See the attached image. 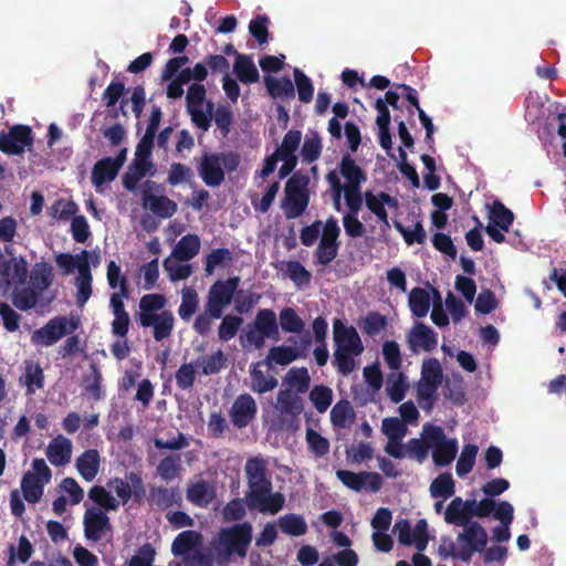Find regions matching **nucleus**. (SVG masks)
I'll list each match as a JSON object with an SVG mask.
<instances>
[{
	"instance_id": "nucleus-1",
	"label": "nucleus",
	"mask_w": 566,
	"mask_h": 566,
	"mask_svg": "<svg viewBox=\"0 0 566 566\" xmlns=\"http://www.w3.org/2000/svg\"><path fill=\"white\" fill-rule=\"evenodd\" d=\"M166 303V296L159 293L145 294L139 300L136 319L144 328L153 327V337L156 342L170 337L175 328L174 313L164 310Z\"/></svg>"
},
{
	"instance_id": "nucleus-2",
	"label": "nucleus",
	"mask_w": 566,
	"mask_h": 566,
	"mask_svg": "<svg viewBox=\"0 0 566 566\" xmlns=\"http://www.w3.org/2000/svg\"><path fill=\"white\" fill-rule=\"evenodd\" d=\"M251 542L252 525L249 522L222 528L214 545L218 564L224 566L232 556L245 557Z\"/></svg>"
},
{
	"instance_id": "nucleus-3",
	"label": "nucleus",
	"mask_w": 566,
	"mask_h": 566,
	"mask_svg": "<svg viewBox=\"0 0 566 566\" xmlns=\"http://www.w3.org/2000/svg\"><path fill=\"white\" fill-rule=\"evenodd\" d=\"M240 155L237 151L207 153L205 151L198 164V174L208 187H219L226 177L240 166Z\"/></svg>"
},
{
	"instance_id": "nucleus-4",
	"label": "nucleus",
	"mask_w": 566,
	"mask_h": 566,
	"mask_svg": "<svg viewBox=\"0 0 566 566\" xmlns=\"http://www.w3.org/2000/svg\"><path fill=\"white\" fill-rule=\"evenodd\" d=\"M308 182V177L300 172L293 174L286 181L285 196L281 203L286 219H296L307 209L310 202Z\"/></svg>"
},
{
	"instance_id": "nucleus-5",
	"label": "nucleus",
	"mask_w": 566,
	"mask_h": 566,
	"mask_svg": "<svg viewBox=\"0 0 566 566\" xmlns=\"http://www.w3.org/2000/svg\"><path fill=\"white\" fill-rule=\"evenodd\" d=\"M248 492L245 493V502L250 510L259 512L276 514L283 506L285 499L282 493H272L271 480L248 483Z\"/></svg>"
},
{
	"instance_id": "nucleus-6",
	"label": "nucleus",
	"mask_w": 566,
	"mask_h": 566,
	"mask_svg": "<svg viewBox=\"0 0 566 566\" xmlns=\"http://www.w3.org/2000/svg\"><path fill=\"white\" fill-rule=\"evenodd\" d=\"M78 326V319L64 315L55 316L32 333L31 343L36 346H52L62 337L73 334Z\"/></svg>"
},
{
	"instance_id": "nucleus-7",
	"label": "nucleus",
	"mask_w": 566,
	"mask_h": 566,
	"mask_svg": "<svg viewBox=\"0 0 566 566\" xmlns=\"http://www.w3.org/2000/svg\"><path fill=\"white\" fill-rule=\"evenodd\" d=\"M142 202L145 209L161 219L172 217L178 209L177 203L165 195V188L154 180L143 184Z\"/></svg>"
},
{
	"instance_id": "nucleus-8",
	"label": "nucleus",
	"mask_w": 566,
	"mask_h": 566,
	"mask_svg": "<svg viewBox=\"0 0 566 566\" xmlns=\"http://www.w3.org/2000/svg\"><path fill=\"white\" fill-rule=\"evenodd\" d=\"M239 284V276L216 281L208 291L206 310L213 316H222L224 310L231 304Z\"/></svg>"
},
{
	"instance_id": "nucleus-9",
	"label": "nucleus",
	"mask_w": 566,
	"mask_h": 566,
	"mask_svg": "<svg viewBox=\"0 0 566 566\" xmlns=\"http://www.w3.org/2000/svg\"><path fill=\"white\" fill-rule=\"evenodd\" d=\"M340 228L337 220L331 216L324 223L321 240L314 251L316 264L326 266L335 260L339 250Z\"/></svg>"
},
{
	"instance_id": "nucleus-10",
	"label": "nucleus",
	"mask_w": 566,
	"mask_h": 566,
	"mask_svg": "<svg viewBox=\"0 0 566 566\" xmlns=\"http://www.w3.org/2000/svg\"><path fill=\"white\" fill-rule=\"evenodd\" d=\"M461 544L459 559L469 564L474 553H482L488 544V533L479 522H471L457 536Z\"/></svg>"
},
{
	"instance_id": "nucleus-11",
	"label": "nucleus",
	"mask_w": 566,
	"mask_h": 566,
	"mask_svg": "<svg viewBox=\"0 0 566 566\" xmlns=\"http://www.w3.org/2000/svg\"><path fill=\"white\" fill-rule=\"evenodd\" d=\"M34 144V134L30 126L17 124L8 132L0 133V151L9 156L22 155Z\"/></svg>"
},
{
	"instance_id": "nucleus-12",
	"label": "nucleus",
	"mask_w": 566,
	"mask_h": 566,
	"mask_svg": "<svg viewBox=\"0 0 566 566\" xmlns=\"http://www.w3.org/2000/svg\"><path fill=\"white\" fill-rule=\"evenodd\" d=\"M428 437L434 464L441 468L449 465L458 453L459 446L457 439H448L444 430L436 424L431 428Z\"/></svg>"
},
{
	"instance_id": "nucleus-13",
	"label": "nucleus",
	"mask_w": 566,
	"mask_h": 566,
	"mask_svg": "<svg viewBox=\"0 0 566 566\" xmlns=\"http://www.w3.org/2000/svg\"><path fill=\"white\" fill-rule=\"evenodd\" d=\"M394 530L398 534V542L403 546L415 545L418 552H423L429 543L428 523L424 518L417 522L415 530L408 520L396 522Z\"/></svg>"
},
{
	"instance_id": "nucleus-14",
	"label": "nucleus",
	"mask_w": 566,
	"mask_h": 566,
	"mask_svg": "<svg viewBox=\"0 0 566 566\" xmlns=\"http://www.w3.org/2000/svg\"><path fill=\"white\" fill-rule=\"evenodd\" d=\"M129 289L127 279L123 277L120 282V291L114 292L111 295L109 305L113 310L114 319L112 322V333L113 335L125 338L128 334L130 326V318L125 310V304L123 302L124 297H128Z\"/></svg>"
},
{
	"instance_id": "nucleus-15",
	"label": "nucleus",
	"mask_w": 566,
	"mask_h": 566,
	"mask_svg": "<svg viewBox=\"0 0 566 566\" xmlns=\"http://www.w3.org/2000/svg\"><path fill=\"white\" fill-rule=\"evenodd\" d=\"M333 338L335 350L349 352L354 355H360L364 346L354 326H347L342 319L335 318L333 322Z\"/></svg>"
},
{
	"instance_id": "nucleus-16",
	"label": "nucleus",
	"mask_w": 566,
	"mask_h": 566,
	"mask_svg": "<svg viewBox=\"0 0 566 566\" xmlns=\"http://www.w3.org/2000/svg\"><path fill=\"white\" fill-rule=\"evenodd\" d=\"M337 479L348 489L359 492L368 489L371 492H378L382 485V479L377 472H359L355 473L349 470H337Z\"/></svg>"
},
{
	"instance_id": "nucleus-17",
	"label": "nucleus",
	"mask_w": 566,
	"mask_h": 566,
	"mask_svg": "<svg viewBox=\"0 0 566 566\" xmlns=\"http://www.w3.org/2000/svg\"><path fill=\"white\" fill-rule=\"evenodd\" d=\"M256 413L258 406L250 394L239 395L229 410L230 420L238 429L248 427L255 419Z\"/></svg>"
},
{
	"instance_id": "nucleus-18",
	"label": "nucleus",
	"mask_w": 566,
	"mask_h": 566,
	"mask_svg": "<svg viewBox=\"0 0 566 566\" xmlns=\"http://www.w3.org/2000/svg\"><path fill=\"white\" fill-rule=\"evenodd\" d=\"M84 535L87 539L98 542L106 532L112 531L107 514L97 509H87L84 514Z\"/></svg>"
},
{
	"instance_id": "nucleus-19",
	"label": "nucleus",
	"mask_w": 566,
	"mask_h": 566,
	"mask_svg": "<svg viewBox=\"0 0 566 566\" xmlns=\"http://www.w3.org/2000/svg\"><path fill=\"white\" fill-rule=\"evenodd\" d=\"M408 347L412 353H418L419 349L424 352H432L437 348L438 338L437 334L427 325L417 323L407 336Z\"/></svg>"
},
{
	"instance_id": "nucleus-20",
	"label": "nucleus",
	"mask_w": 566,
	"mask_h": 566,
	"mask_svg": "<svg viewBox=\"0 0 566 566\" xmlns=\"http://www.w3.org/2000/svg\"><path fill=\"white\" fill-rule=\"evenodd\" d=\"M216 496V486L203 479L189 483L186 490L187 500L195 506L201 509H207Z\"/></svg>"
},
{
	"instance_id": "nucleus-21",
	"label": "nucleus",
	"mask_w": 566,
	"mask_h": 566,
	"mask_svg": "<svg viewBox=\"0 0 566 566\" xmlns=\"http://www.w3.org/2000/svg\"><path fill=\"white\" fill-rule=\"evenodd\" d=\"M364 198L366 207L370 212H373L386 228H390L388 212L385 205L390 208H397L398 200L384 191L378 195H374L371 191H366Z\"/></svg>"
},
{
	"instance_id": "nucleus-22",
	"label": "nucleus",
	"mask_w": 566,
	"mask_h": 566,
	"mask_svg": "<svg viewBox=\"0 0 566 566\" xmlns=\"http://www.w3.org/2000/svg\"><path fill=\"white\" fill-rule=\"evenodd\" d=\"M149 500L160 511H166L175 505H182V495L178 486H153L149 491Z\"/></svg>"
},
{
	"instance_id": "nucleus-23",
	"label": "nucleus",
	"mask_w": 566,
	"mask_h": 566,
	"mask_svg": "<svg viewBox=\"0 0 566 566\" xmlns=\"http://www.w3.org/2000/svg\"><path fill=\"white\" fill-rule=\"evenodd\" d=\"M202 535L197 531H184L179 533L172 544L171 552L175 556H184L187 559L190 552H196L202 546Z\"/></svg>"
},
{
	"instance_id": "nucleus-24",
	"label": "nucleus",
	"mask_w": 566,
	"mask_h": 566,
	"mask_svg": "<svg viewBox=\"0 0 566 566\" xmlns=\"http://www.w3.org/2000/svg\"><path fill=\"white\" fill-rule=\"evenodd\" d=\"M101 467V457L96 449L85 450L75 461V468L78 474L86 482H92Z\"/></svg>"
},
{
	"instance_id": "nucleus-25",
	"label": "nucleus",
	"mask_w": 566,
	"mask_h": 566,
	"mask_svg": "<svg viewBox=\"0 0 566 566\" xmlns=\"http://www.w3.org/2000/svg\"><path fill=\"white\" fill-rule=\"evenodd\" d=\"M253 325L266 339L279 340L280 331L277 318L273 310L262 308L255 315Z\"/></svg>"
},
{
	"instance_id": "nucleus-26",
	"label": "nucleus",
	"mask_w": 566,
	"mask_h": 566,
	"mask_svg": "<svg viewBox=\"0 0 566 566\" xmlns=\"http://www.w3.org/2000/svg\"><path fill=\"white\" fill-rule=\"evenodd\" d=\"M339 172L346 179V188H360L367 179L365 171L356 164L355 159L346 154L339 163Z\"/></svg>"
},
{
	"instance_id": "nucleus-27",
	"label": "nucleus",
	"mask_w": 566,
	"mask_h": 566,
	"mask_svg": "<svg viewBox=\"0 0 566 566\" xmlns=\"http://www.w3.org/2000/svg\"><path fill=\"white\" fill-rule=\"evenodd\" d=\"M71 455L72 442L64 437L53 439L46 449L48 460L55 467H62L69 463Z\"/></svg>"
},
{
	"instance_id": "nucleus-28",
	"label": "nucleus",
	"mask_w": 566,
	"mask_h": 566,
	"mask_svg": "<svg viewBox=\"0 0 566 566\" xmlns=\"http://www.w3.org/2000/svg\"><path fill=\"white\" fill-rule=\"evenodd\" d=\"M153 161L133 159L122 177L123 187L127 191H135L137 184L153 169Z\"/></svg>"
},
{
	"instance_id": "nucleus-29",
	"label": "nucleus",
	"mask_w": 566,
	"mask_h": 566,
	"mask_svg": "<svg viewBox=\"0 0 566 566\" xmlns=\"http://www.w3.org/2000/svg\"><path fill=\"white\" fill-rule=\"evenodd\" d=\"M262 365H264V361H258L255 364H252L250 369L251 390L259 395L272 391L279 385V381L274 376H266L260 369Z\"/></svg>"
},
{
	"instance_id": "nucleus-30",
	"label": "nucleus",
	"mask_w": 566,
	"mask_h": 566,
	"mask_svg": "<svg viewBox=\"0 0 566 566\" xmlns=\"http://www.w3.org/2000/svg\"><path fill=\"white\" fill-rule=\"evenodd\" d=\"M119 169L111 161V157H104L97 160L92 169L91 180L92 184L99 188L104 184L115 180Z\"/></svg>"
},
{
	"instance_id": "nucleus-31",
	"label": "nucleus",
	"mask_w": 566,
	"mask_h": 566,
	"mask_svg": "<svg viewBox=\"0 0 566 566\" xmlns=\"http://www.w3.org/2000/svg\"><path fill=\"white\" fill-rule=\"evenodd\" d=\"M433 427L434 424L426 423L422 428L421 438H412L406 444L408 455L417 459L420 463L427 459L429 449H431L428 436Z\"/></svg>"
},
{
	"instance_id": "nucleus-32",
	"label": "nucleus",
	"mask_w": 566,
	"mask_h": 566,
	"mask_svg": "<svg viewBox=\"0 0 566 566\" xmlns=\"http://www.w3.org/2000/svg\"><path fill=\"white\" fill-rule=\"evenodd\" d=\"M355 418L354 408L346 399L337 401L331 410V421L335 428H349L354 423Z\"/></svg>"
},
{
	"instance_id": "nucleus-33",
	"label": "nucleus",
	"mask_w": 566,
	"mask_h": 566,
	"mask_svg": "<svg viewBox=\"0 0 566 566\" xmlns=\"http://www.w3.org/2000/svg\"><path fill=\"white\" fill-rule=\"evenodd\" d=\"M276 400L283 415L296 417L304 410L303 399L292 389L280 390Z\"/></svg>"
},
{
	"instance_id": "nucleus-34",
	"label": "nucleus",
	"mask_w": 566,
	"mask_h": 566,
	"mask_svg": "<svg viewBox=\"0 0 566 566\" xmlns=\"http://www.w3.org/2000/svg\"><path fill=\"white\" fill-rule=\"evenodd\" d=\"M92 273L88 260H83L78 266V275L76 277V302L78 305H84L92 295Z\"/></svg>"
},
{
	"instance_id": "nucleus-35",
	"label": "nucleus",
	"mask_w": 566,
	"mask_h": 566,
	"mask_svg": "<svg viewBox=\"0 0 566 566\" xmlns=\"http://www.w3.org/2000/svg\"><path fill=\"white\" fill-rule=\"evenodd\" d=\"M200 251V238L197 234L182 237L175 245L172 255L178 261H190Z\"/></svg>"
},
{
	"instance_id": "nucleus-36",
	"label": "nucleus",
	"mask_w": 566,
	"mask_h": 566,
	"mask_svg": "<svg viewBox=\"0 0 566 566\" xmlns=\"http://www.w3.org/2000/svg\"><path fill=\"white\" fill-rule=\"evenodd\" d=\"M233 71L242 83H256L260 78L259 71L250 55L238 54L233 64Z\"/></svg>"
},
{
	"instance_id": "nucleus-37",
	"label": "nucleus",
	"mask_w": 566,
	"mask_h": 566,
	"mask_svg": "<svg viewBox=\"0 0 566 566\" xmlns=\"http://www.w3.org/2000/svg\"><path fill=\"white\" fill-rule=\"evenodd\" d=\"M300 356L301 354L295 347L281 345L272 347L263 361L268 368H272L273 363L286 366L296 360Z\"/></svg>"
},
{
	"instance_id": "nucleus-38",
	"label": "nucleus",
	"mask_w": 566,
	"mask_h": 566,
	"mask_svg": "<svg viewBox=\"0 0 566 566\" xmlns=\"http://www.w3.org/2000/svg\"><path fill=\"white\" fill-rule=\"evenodd\" d=\"M45 484L39 481V478L33 475L32 472L24 473L21 480V491L24 500L31 504L38 503L43 495Z\"/></svg>"
},
{
	"instance_id": "nucleus-39",
	"label": "nucleus",
	"mask_w": 566,
	"mask_h": 566,
	"mask_svg": "<svg viewBox=\"0 0 566 566\" xmlns=\"http://www.w3.org/2000/svg\"><path fill=\"white\" fill-rule=\"evenodd\" d=\"M128 480L130 484L120 478H115L109 482V486L114 489L123 505L127 504L132 497V486L143 490V480L138 473L130 472Z\"/></svg>"
},
{
	"instance_id": "nucleus-40",
	"label": "nucleus",
	"mask_w": 566,
	"mask_h": 566,
	"mask_svg": "<svg viewBox=\"0 0 566 566\" xmlns=\"http://www.w3.org/2000/svg\"><path fill=\"white\" fill-rule=\"evenodd\" d=\"M430 495L433 499L447 500L455 492V482L449 472L440 473L430 484Z\"/></svg>"
},
{
	"instance_id": "nucleus-41",
	"label": "nucleus",
	"mask_w": 566,
	"mask_h": 566,
	"mask_svg": "<svg viewBox=\"0 0 566 566\" xmlns=\"http://www.w3.org/2000/svg\"><path fill=\"white\" fill-rule=\"evenodd\" d=\"M264 84L269 94L274 97H287L293 98L295 96V88L292 81L284 76L282 78H275L272 76L264 77Z\"/></svg>"
},
{
	"instance_id": "nucleus-42",
	"label": "nucleus",
	"mask_w": 566,
	"mask_h": 566,
	"mask_svg": "<svg viewBox=\"0 0 566 566\" xmlns=\"http://www.w3.org/2000/svg\"><path fill=\"white\" fill-rule=\"evenodd\" d=\"M284 382H286L290 388L289 389H294L296 394L301 395V394H305L308 389H310V385H311V377H310V374H308V370L306 367H293L291 368L285 377H284Z\"/></svg>"
},
{
	"instance_id": "nucleus-43",
	"label": "nucleus",
	"mask_w": 566,
	"mask_h": 566,
	"mask_svg": "<svg viewBox=\"0 0 566 566\" xmlns=\"http://www.w3.org/2000/svg\"><path fill=\"white\" fill-rule=\"evenodd\" d=\"M444 521L450 525L462 526L463 528L471 524L472 521L465 514L462 497L455 496L451 500L444 511Z\"/></svg>"
},
{
	"instance_id": "nucleus-44",
	"label": "nucleus",
	"mask_w": 566,
	"mask_h": 566,
	"mask_svg": "<svg viewBox=\"0 0 566 566\" xmlns=\"http://www.w3.org/2000/svg\"><path fill=\"white\" fill-rule=\"evenodd\" d=\"M514 213L500 200H495L490 208V223L507 232L513 224Z\"/></svg>"
},
{
	"instance_id": "nucleus-45",
	"label": "nucleus",
	"mask_w": 566,
	"mask_h": 566,
	"mask_svg": "<svg viewBox=\"0 0 566 566\" xmlns=\"http://www.w3.org/2000/svg\"><path fill=\"white\" fill-rule=\"evenodd\" d=\"M279 526L282 533L290 536H302L307 532V524L302 515L289 513L280 516Z\"/></svg>"
},
{
	"instance_id": "nucleus-46",
	"label": "nucleus",
	"mask_w": 566,
	"mask_h": 566,
	"mask_svg": "<svg viewBox=\"0 0 566 566\" xmlns=\"http://www.w3.org/2000/svg\"><path fill=\"white\" fill-rule=\"evenodd\" d=\"M434 384L419 380L416 386L417 402L424 411H431L438 400V388Z\"/></svg>"
},
{
	"instance_id": "nucleus-47",
	"label": "nucleus",
	"mask_w": 566,
	"mask_h": 566,
	"mask_svg": "<svg viewBox=\"0 0 566 566\" xmlns=\"http://www.w3.org/2000/svg\"><path fill=\"white\" fill-rule=\"evenodd\" d=\"M409 307L416 317H424L430 308V295L422 287H413L409 293Z\"/></svg>"
},
{
	"instance_id": "nucleus-48",
	"label": "nucleus",
	"mask_w": 566,
	"mask_h": 566,
	"mask_svg": "<svg viewBox=\"0 0 566 566\" xmlns=\"http://www.w3.org/2000/svg\"><path fill=\"white\" fill-rule=\"evenodd\" d=\"M199 306V296L193 287H184L181 291V304L178 308V315L185 322H188L197 312Z\"/></svg>"
},
{
	"instance_id": "nucleus-49",
	"label": "nucleus",
	"mask_w": 566,
	"mask_h": 566,
	"mask_svg": "<svg viewBox=\"0 0 566 566\" xmlns=\"http://www.w3.org/2000/svg\"><path fill=\"white\" fill-rule=\"evenodd\" d=\"M322 149V138L318 133L313 132L307 134L301 147V156L303 161L307 164L316 161L321 157Z\"/></svg>"
},
{
	"instance_id": "nucleus-50",
	"label": "nucleus",
	"mask_w": 566,
	"mask_h": 566,
	"mask_svg": "<svg viewBox=\"0 0 566 566\" xmlns=\"http://www.w3.org/2000/svg\"><path fill=\"white\" fill-rule=\"evenodd\" d=\"M21 380L27 388V394L32 395L44 386L43 369L39 364H28Z\"/></svg>"
},
{
	"instance_id": "nucleus-51",
	"label": "nucleus",
	"mask_w": 566,
	"mask_h": 566,
	"mask_svg": "<svg viewBox=\"0 0 566 566\" xmlns=\"http://www.w3.org/2000/svg\"><path fill=\"white\" fill-rule=\"evenodd\" d=\"M181 470V457L179 454L165 457L156 468L157 474L165 481L176 479Z\"/></svg>"
},
{
	"instance_id": "nucleus-52",
	"label": "nucleus",
	"mask_w": 566,
	"mask_h": 566,
	"mask_svg": "<svg viewBox=\"0 0 566 566\" xmlns=\"http://www.w3.org/2000/svg\"><path fill=\"white\" fill-rule=\"evenodd\" d=\"M280 327L285 333L300 334L304 329V321L300 317L293 307H284L281 310L280 315Z\"/></svg>"
},
{
	"instance_id": "nucleus-53",
	"label": "nucleus",
	"mask_w": 566,
	"mask_h": 566,
	"mask_svg": "<svg viewBox=\"0 0 566 566\" xmlns=\"http://www.w3.org/2000/svg\"><path fill=\"white\" fill-rule=\"evenodd\" d=\"M308 398L319 413H324L333 402V390L325 385H315Z\"/></svg>"
},
{
	"instance_id": "nucleus-54",
	"label": "nucleus",
	"mask_w": 566,
	"mask_h": 566,
	"mask_svg": "<svg viewBox=\"0 0 566 566\" xmlns=\"http://www.w3.org/2000/svg\"><path fill=\"white\" fill-rule=\"evenodd\" d=\"M242 324L243 318L241 316L233 314L222 315L221 323L218 328L219 339L221 342H229L234 338Z\"/></svg>"
},
{
	"instance_id": "nucleus-55",
	"label": "nucleus",
	"mask_w": 566,
	"mask_h": 566,
	"mask_svg": "<svg viewBox=\"0 0 566 566\" xmlns=\"http://www.w3.org/2000/svg\"><path fill=\"white\" fill-rule=\"evenodd\" d=\"M31 283L34 290L42 292L52 283V266L49 263H36L31 273Z\"/></svg>"
},
{
	"instance_id": "nucleus-56",
	"label": "nucleus",
	"mask_w": 566,
	"mask_h": 566,
	"mask_svg": "<svg viewBox=\"0 0 566 566\" xmlns=\"http://www.w3.org/2000/svg\"><path fill=\"white\" fill-rule=\"evenodd\" d=\"M39 300V292L33 287H22L13 291L12 303L20 311L33 308Z\"/></svg>"
},
{
	"instance_id": "nucleus-57",
	"label": "nucleus",
	"mask_w": 566,
	"mask_h": 566,
	"mask_svg": "<svg viewBox=\"0 0 566 566\" xmlns=\"http://www.w3.org/2000/svg\"><path fill=\"white\" fill-rule=\"evenodd\" d=\"M479 448L475 444L469 443L462 448L460 457L457 462L455 471L457 474L462 478L470 473L474 467L475 458Z\"/></svg>"
},
{
	"instance_id": "nucleus-58",
	"label": "nucleus",
	"mask_w": 566,
	"mask_h": 566,
	"mask_svg": "<svg viewBox=\"0 0 566 566\" xmlns=\"http://www.w3.org/2000/svg\"><path fill=\"white\" fill-rule=\"evenodd\" d=\"M306 443L308 451L316 458H323L329 452V441L312 428L306 429Z\"/></svg>"
},
{
	"instance_id": "nucleus-59",
	"label": "nucleus",
	"mask_w": 566,
	"mask_h": 566,
	"mask_svg": "<svg viewBox=\"0 0 566 566\" xmlns=\"http://www.w3.org/2000/svg\"><path fill=\"white\" fill-rule=\"evenodd\" d=\"M286 270L284 275L289 277L296 286L308 285L312 280V274L298 261H287L285 263Z\"/></svg>"
},
{
	"instance_id": "nucleus-60",
	"label": "nucleus",
	"mask_w": 566,
	"mask_h": 566,
	"mask_svg": "<svg viewBox=\"0 0 566 566\" xmlns=\"http://www.w3.org/2000/svg\"><path fill=\"white\" fill-rule=\"evenodd\" d=\"M88 497L105 511H116L118 501L104 486L94 485L88 491Z\"/></svg>"
},
{
	"instance_id": "nucleus-61",
	"label": "nucleus",
	"mask_w": 566,
	"mask_h": 566,
	"mask_svg": "<svg viewBox=\"0 0 566 566\" xmlns=\"http://www.w3.org/2000/svg\"><path fill=\"white\" fill-rule=\"evenodd\" d=\"M408 390L405 375L401 373L391 374L387 380V391L390 400L398 403L403 400Z\"/></svg>"
},
{
	"instance_id": "nucleus-62",
	"label": "nucleus",
	"mask_w": 566,
	"mask_h": 566,
	"mask_svg": "<svg viewBox=\"0 0 566 566\" xmlns=\"http://www.w3.org/2000/svg\"><path fill=\"white\" fill-rule=\"evenodd\" d=\"M443 379L442 367L437 358H429L421 367V381L440 386Z\"/></svg>"
},
{
	"instance_id": "nucleus-63",
	"label": "nucleus",
	"mask_w": 566,
	"mask_h": 566,
	"mask_svg": "<svg viewBox=\"0 0 566 566\" xmlns=\"http://www.w3.org/2000/svg\"><path fill=\"white\" fill-rule=\"evenodd\" d=\"M90 252L87 250H82V252L77 255H73L71 253H60L55 258L56 264L64 271V273H72L75 269L78 270L83 260H88Z\"/></svg>"
},
{
	"instance_id": "nucleus-64",
	"label": "nucleus",
	"mask_w": 566,
	"mask_h": 566,
	"mask_svg": "<svg viewBox=\"0 0 566 566\" xmlns=\"http://www.w3.org/2000/svg\"><path fill=\"white\" fill-rule=\"evenodd\" d=\"M293 75L298 93V99L302 103H310L314 93V86L311 78L306 76L300 69H294Z\"/></svg>"
}]
</instances>
